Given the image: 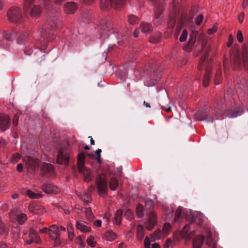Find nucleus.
I'll return each mask as SVG.
<instances>
[{"instance_id":"obj_1","label":"nucleus","mask_w":248,"mask_h":248,"mask_svg":"<svg viewBox=\"0 0 248 248\" xmlns=\"http://www.w3.org/2000/svg\"><path fill=\"white\" fill-rule=\"evenodd\" d=\"M100 36L103 38H108L111 34H115L116 37L119 36L120 29H118L115 24L110 20H102L97 26Z\"/></svg>"},{"instance_id":"obj_2","label":"nucleus","mask_w":248,"mask_h":248,"mask_svg":"<svg viewBox=\"0 0 248 248\" xmlns=\"http://www.w3.org/2000/svg\"><path fill=\"white\" fill-rule=\"evenodd\" d=\"M208 56V52H206L202 56L198 67L199 71L202 70L203 68H205V73L203 79V85L204 87H207L209 85L212 70V66L210 64Z\"/></svg>"},{"instance_id":"obj_3","label":"nucleus","mask_w":248,"mask_h":248,"mask_svg":"<svg viewBox=\"0 0 248 248\" xmlns=\"http://www.w3.org/2000/svg\"><path fill=\"white\" fill-rule=\"evenodd\" d=\"M85 153H78L77 156V165L79 172L83 175L84 180L89 182L92 179V175L90 170L85 166Z\"/></svg>"},{"instance_id":"obj_4","label":"nucleus","mask_w":248,"mask_h":248,"mask_svg":"<svg viewBox=\"0 0 248 248\" xmlns=\"http://www.w3.org/2000/svg\"><path fill=\"white\" fill-rule=\"evenodd\" d=\"M66 229L62 226L53 224L49 227V236L54 241V245L59 246L61 244L60 232H65Z\"/></svg>"},{"instance_id":"obj_5","label":"nucleus","mask_w":248,"mask_h":248,"mask_svg":"<svg viewBox=\"0 0 248 248\" xmlns=\"http://www.w3.org/2000/svg\"><path fill=\"white\" fill-rule=\"evenodd\" d=\"M126 0H100V6L102 10H108L111 7L119 9L123 7Z\"/></svg>"},{"instance_id":"obj_6","label":"nucleus","mask_w":248,"mask_h":248,"mask_svg":"<svg viewBox=\"0 0 248 248\" xmlns=\"http://www.w3.org/2000/svg\"><path fill=\"white\" fill-rule=\"evenodd\" d=\"M70 154V150L68 147L61 148L58 152L56 162L61 165H68Z\"/></svg>"},{"instance_id":"obj_7","label":"nucleus","mask_w":248,"mask_h":248,"mask_svg":"<svg viewBox=\"0 0 248 248\" xmlns=\"http://www.w3.org/2000/svg\"><path fill=\"white\" fill-rule=\"evenodd\" d=\"M96 185L97 192L100 196L107 194L108 188L105 175L100 174L97 176Z\"/></svg>"},{"instance_id":"obj_8","label":"nucleus","mask_w":248,"mask_h":248,"mask_svg":"<svg viewBox=\"0 0 248 248\" xmlns=\"http://www.w3.org/2000/svg\"><path fill=\"white\" fill-rule=\"evenodd\" d=\"M9 217L12 221H17L19 224H23L27 220L26 214L21 213L18 209H14L9 212Z\"/></svg>"},{"instance_id":"obj_9","label":"nucleus","mask_w":248,"mask_h":248,"mask_svg":"<svg viewBox=\"0 0 248 248\" xmlns=\"http://www.w3.org/2000/svg\"><path fill=\"white\" fill-rule=\"evenodd\" d=\"M7 16L10 22H17L21 18V10L17 7L11 8L8 10Z\"/></svg>"},{"instance_id":"obj_10","label":"nucleus","mask_w":248,"mask_h":248,"mask_svg":"<svg viewBox=\"0 0 248 248\" xmlns=\"http://www.w3.org/2000/svg\"><path fill=\"white\" fill-rule=\"evenodd\" d=\"M41 171L42 175L47 178H52L56 175L53 165L49 163H44L43 164Z\"/></svg>"},{"instance_id":"obj_11","label":"nucleus","mask_w":248,"mask_h":248,"mask_svg":"<svg viewBox=\"0 0 248 248\" xmlns=\"http://www.w3.org/2000/svg\"><path fill=\"white\" fill-rule=\"evenodd\" d=\"M178 4V0H173L170 5V8L172 15V16L170 15L168 23L169 28L170 29H173L175 24L176 20L175 19V17L176 16V11Z\"/></svg>"},{"instance_id":"obj_12","label":"nucleus","mask_w":248,"mask_h":248,"mask_svg":"<svg viewBox=\"0 0 248 248\" xmlns=\"http://www.w3.org/2000/svg\"><path fill=\"white\" fill-rule=\"evenodd\" d=\"M163 11V8L161 7H157L155 5V17L153 20V22L155 25L158 26L160 25L163 20V16L162 15Z\"/></svg>"},{"instance_id":"obj_13","label":"nucleus","mask_w":248,"mask_h":248,"mask_svg":"<svg viewBox=\"0 0 248 248\" xmlns=\"http://www.w3.org/2000/svg\"><path fill=\"white\" fill-rule=\"evenodd\" d=\"M29 211L34 214L43 213L46 212L44 207L40 203L32 202L28 206Z\"/></svg>"},{"instance_id":"obj_14","label":"nucleus","mask_w":248,"mask_h":248,"mask_svg":"<svg viewBox=\"0 0 248 248\" xmlns=\"http://www.w3.org/2000/svg\"><path fill=\"white\" fill-rule=\"evenodd\" d=\"M157 223L156 215L154 212H151L148 217V220L145 223V228L148 230H152Z\"/></svg>"},{"instance_id":"obj_15","label":"nucleus","mask_w":248,"mask_h":248,"mask_svg":"<svg viewBox=\"0 0 248 248\" xmlns=\"http://www.w3.org/2000/svg\"><path fill=\"white\" fill-rule=\"evenodd\" d=\"M23 161L25 162L28 170H34L38 165V160L32 158L30 156H26L23 158Z\"/></svg>"},{"instance_id":"obj_16","label":"nucleus","mask_w":248,"mask_h":248,"mask_svg":"<svg viewBox=\"0 0 248 248\" xmlns=\"http://www.w3.org/2000/svg\"><path fill=\"white\" fill-rule=\"evenodd\" d=\"M10 124V119L8 116L5 114L0 115V129L2 131L7 129Z\"/></svg>"},{"instance_id":"obj_17","label":"nucleus","mask_w":248,"mask_h":248,"mask_svg":"<svg viewBox=\"0 0 248 248\" xmlns=\"http://www.w3.org/2000/svg\"><path fill=\"white\" fill-rule=\"evenodd\" d=\"M60 15L58 13H56L53 16H50L47 19V23L49 26L50 29L53 30L56 29L58 27V24Z\"/></svg>"},{"instance_id":"obj_18","label":"nucleus","mask_w":248,"mask_h":248,"mask_svg":"<svg viewBox=\"0 0 248 248\" xmlns=\"http://www.w3.org/2000/svg\"><path fill=\"white\" fill-rule=\"evenodd\" d=\"M42 188L43 191L46 193L57 194L59 192L58 187L51 184H44Z\"/></svg>"},{"instance_id":"obj_19","label":"nucleus","mask_w":248,"mask_h":248,"mask_svg":"<svg viewBox=\"0 0 248 248\" xmlns=\"http://www.w3.org/2000/svg\"><path fill=\"white\" fill-rule=\"evenodd\" d=\"M197 35V32L195 31H192L190 34L188 43L186 46H184V50L186 51H190L192 47L195 44L196 42V37Z\"/></svg>"},{"instance_id":"obj_20","label":"nucleus","mask_w":248,"mask_h":248,"mask_svg":"<svg viewBox=\"0 0 248 248\" xmlns=\"http://www.w3.org/2000/svg\"><path fill=\"white\" fill-rule=\"evenodd\" d=\"M76 227L78 230H79L82 232L87 233L91 231V228L87 223L83 221H77Z\"/></svg>"},{"instance_id":"obj_21","label":"nucleus","mask_w":248,"mask_h":248,"mask_svg":"<svg viewBox=\"0 0 248 248\" xmlns=\"http://www.w3.org/2000/svg\"><path fill=\"white\" fill-rule=\"evenodd\" d=\"M77 9V5L74 2H67L64 5V10L68 14L74 13Z\"/></svg>"},{"instance_id":"obj_22","label":"nucleus","mask_w":248,"mask_h":248,"mask_svg":"<svg viewBox=\"0 0 248 248\" xmlns=\"http://www.w3.org/2000/svg\"><path fill=\"white\" fill-rule=\"evenodd\" d=\"M192 225V224H186L184 227L182 231V235L184 237H186L188 239L191 238V234L194 233V231L189 232Z\"/></svg>"},{"instance_id":"obj_23","label":"nucleus","mask_w":248,"mask_h":248,"mask_svg":"<svg viewBox=\"0 0 248 248\" xmlns=\"http://www.w3.org/2000/svg\"><path fill=\"white\" fill-rule=\"evenodd\" d=\"M29 237L30 240L35 243L38 244L41 241L39 237L37 235V232L32 228L30 229Z\"/></svg>"},{"instance_id":"obj_24","label":"nucleus","mask_w":248,"mask_h":248,"mask_svg":"<svg viewBox=\"0 0 248 248\" xmlns=\"http://www.w3.org/2000/svg\"><path fill=\"white\" fill-rule=\"evenodd\" d=\"M103 238L108 241H112L117 238V234L112 230H108L104 234Z\"/></svg>"},{"instance_id":"obj_25","label":"nucleus","mask_w":248,"mask_h":248,"mask_svg":"<svg viewBox=\"0 0 248 248\" xmlns=\"http://www.w3.org/2000/svg\"><path fill=\"white\" fill-rule=\"evenodd\" d=\"M204 241V238L202 235L197 236L193 241V248H201Z\"/></svg>"},{"instance_id":"obj_26","label":"nucleus","mask_w":248,"mask_h":248,"mask_svg":"<svg viewBox=\"0 0 248 248\" xmlns=\"http://www.w3.org/2000/svg\"><path fill=\"white\" fill-rule=\"evenodd\" d=\"M141 32L145 34H148L153 30V27L150 23L142 22L140 26Z\"/></svg>"},{"instance_id":"obj_27","label":"nucleus","mask_w":248,"mask_h":248,"mask_svg":"<svg viewBox=\"0 0 248 248\" xmlns=\"http://www.w3.org/2000/svg\"><path fill=\"white\" fill-rule=\"evenodd\" d=\"M139 21V18L135 15H129L127 16V22L130 26H134L138 24Z\"/></svg>"},{"instance_id":"obj_28","label":"nucleus","mask_w":248,"mask_h":248,"mask_svg":"<svg viewBox=\"0 0 248 248\" xmlns=\"http://www.w3.org/2000/svg\"><path fill=\"white\" fill-rule=\"evenodd\" d=\"M67 231L68 232V237L70 241H72L75 236L74 229L73 225L71 223L67 224Z\"/></svg>"},{"instance_id":"obj_29","label":"nucleus","mask_w":248,"mask_h":248,"mask_svg":"<svg viewBox=\"0 0 248 248\" xmlns=\"http://www.w3.org/2000/svg\"><path fill=\"white\" fill-rule=\"evenodd\" d=\"M233 108V117L240 116L244 111L243 106L242 105H236Z\"/></svg>"},{"instance_id":"obj_30","label":"nucleus","mask_w":248,"mask_h":248,"mask_svg":"<svg viewBox=\"0 0 248 248\" xmlns=\"http://www.w3.org/2000/svg\"><path fill=\"white\" fill-rule=\"evenodd\" d=\"M222 80V72L220 66H219L216 70V72L215 77L214 83L216 85H218L220 83Z\"/></svg>"},{"instance_id":"obj_31","label":"nucleus","mask_w":248,"mask_h":248,"mask_svg":"<svg viewBox=\"0 0 248 248\" xmlns=\"http://www.w3.org/2000/svg\"><path fill=\"white\" fill-rule=\"evenodd\" d=\"M41 12V7L38 5H35L31 8L30 13L31 16L32 17L36 18L40 15Z\"/></svg>"},{"instance_id":"obj_32","label":"nucleus","mask_w":248,"mask_h":248,"mask_svg":"<svg viewBox=\"0 0 248 248\" xmlns=\"http://www.w3.org/2000/svg\"><path fill=\"white\" fill-rule=\"evenodd\" d=\"M119 185L118 180L115 177L112 178L109 182V188L112 191L115 190Z\"/></svg>"},{"instance_id":"obj_33","label":"nucleus","mask_w":248,"mask_h":248,"mask_svg":"<svg viewBox=\"0 0 248 248\" xmlns=\"http://www.w3.org/2000/svg\"><path fill=\"white\" fill-rule=\"evenodd\" d=\"M123 214V211L122 210H118L116 212L114 217L115 223L119 225L121 223V218Z\"/></svg>"},{"instance_id":"obj_34","label":"nucleus","mask_w":248,"mask_h":248,"mask_svg":"<svg viewBox=\"0 0 248 248\" xmlns=\"http://www.w3.org/2000/svg\"><path fill=\"white\" fill-rule=\"evenodd\" d=\"M162 235H163L162 232L161 231L160 229H157L156 231H155L153 234L152 235L151 239L153 241L159 240L161 238Z\"/></svg>"},{"instance_id":"obj_35","label":"nucleus","mask_w":248,"mask_h":248,"mask_svg":"<svg viewBox=\"0 0 248 248\" xmlns=\"http://www.w3.org/2000/svg\"><path fill=\"white\" fill-rule=\"evenodd\" d=\"M195 117L197 120L202 121L207 119V115L205 113L199 111L195 113Z\"/></svg>"},{"instance_id":"obj_36","label":"nucleus","mask_w":248,"mask_h":248,"mask_svg":"<svg viewBox=\"0 0 248 248\" xmlns=\"http://www.w3.org/2000/svg\"><path fill=\"white\" fill-rule=\"evenodd\" d=\"M26 194L30 199H39L41 197V194L35 193L31 190H28L26 192Z\"/></svg>"},{"instance_id":"obj_37","label":"nucleus","mask_w":248,"mask_h":248,"mask_svg":"<svg viewBox=\"0 0 248 248\" xmlns=\"http://www.w3.org/2000/svg\"><path fill=\"white\" fill-rule=\"evenodd\" d=\"M170 228V225L169 223L166 222L164 223L162 232L163 236H167L169 233Z\"/></svg>"},{"instance_id":"obj_38","label":"nucleus","mask_w":248,"mask_h":248,"mask_svg":"<svg viewBox=\"0 0 248 248\" xmlns=\"http://www.w3.org/2000/svg\"><path fill=\"white\" fill-rule=\"evenodd\" d=\"M212 237V235L211 234H209L207 238L206 243L211 247L210 248H222L220 247L217 246L215 242H213V244H212L211 242L210 243V241L211 240Z\"/></svg>"},{"instance_id":"obj_39","label":"nucleus","mask_w":248,"mask_h":248,"mask_svg":"<svg viewBox=\"0 0 248 248\" xmlns=\"http://www.w3.org/2000/svg\"><path fill=\"white\" fill-rule=\"evenodd\" d=\"M143 206L142 204H139L136 208V213L138 217H143Z\"/></svg>"},{"instance_id":"obj_40","label":"nucleus","mask_w":248,"mask_h":248,"mask_svg":"<svg viewBox=\"0 0 248 248\" xmlns=\"http://www.w3.org/2000/svg\"><path fill=\"white\" fill-rule=\"evenodd\" d=\"M161 37L160 33L159 32L157 33L155 36H152L150 38V42L152 43H156L159 41Z\"/></svg>"},{"instance_id":"obj_41","label":"nucleus","mask_w":248,"mask_h":248,"mask_svg":"<svg viewBox=\"0 0 248 248\" xmlns=\"http://www.w3.org/2000/svg\"><path fill=\"white\" fill-rule=\"evenodd\" d=\"M94 238L92 236H90L87 239V244L92 248L95 247L96 243L94 241Z\"/></svg>"},{"instance_id":"obj_42","label":"nucleus","mask_w":248,"mask_h":248,"mask_svg":"<svg viewBox=\"0 0 248 248\" xmlns=\"http://www.w3.org/2000/svg\"><path fill=\"white\" fill-rule=\"evenodd\" d=\"M80 199L85 203H89L91 202V196L87 194L84 193L83 195H82L80 197Z\"/></svg>"},{"instance_id":"obj_43","label":"nucleus","mask_w":248,"mask_h":248,"mask_svg":"<svg viewBox=\"0 0 248 248\" xmlns=\"http://www.w3.org/2000/svg\"><path fill=\"white\" fill-rule=\"evenodd\" d=\"M76 242L80 248H83L85 246V244L83 242L82 237L80 235L78 236L76 238Z\"/></svg>"},{"instance_id":"obj_44","label":"nucleus","mask_w":248,"mask_h":248,"mask_svg":"<svg viewBox=\"0 0 248 248\" xmlns=\"http://www.w3.org/2000/svg\"><path fill=\"white\" fill-rule=\"evenodd\" d=\"M3 41H11L13 40L14 35L13 34H11L9 33H5L3 35Z\"/></svg>"},{"instance_id":"obj_45","label":"nucleus","mask_w":248,"mask_h":248,"mask_svg":"<svg viewBox=\"0 0 248 248\" xmlns=\"http://www.w3.org/2000/svg\"><path fill=\"white\" fill-rule=\"evenodd\" d=\"M85 214L86 217L89 219H93V215L92 213L91 208L90 207H88L85 208Z\"/></svg>"},{"instance_id":"obj_46","label":"nucleus","mask_w":248,"mask_h":248,"mask_svg":"<svg viewBox=\"0 0 248 248\" xmlns=\"http://www.w3.org/2000/svg\"><path fill=\"white\" fill-rule=\"evenodd\" d=\"M223 65L224 68V74L226 77L227 76L228 71H229V61L227 59H224L223 61Z\"/></svg>"},{"instance_id":"obj_47","label":"nucleus","mask_w":248,"mask_h":248,"mask_svg":"<svg viewBox=\"0 0 248 248\" xmlns=\"http://www.w3.org/2000/svg\"><path fill=\"white\" fill-rule=\"evenodd\" d=\"M187 31L186 29L183 31L180 37V41L181 42L185 41L187 37Z\"/></svg>"},{"instance_id":"obj_48","label":"nucleus","mask_w":248,"mask_h":248,"mask_svg":"<svg viewBox=\"0 0 248 248\" xmlns=\"http://www.w3.org/2000/svg\"><path fill=\"white\" fill-rule=\"evenodd\" d=\"M217 24H215L211 28H210L208 30L207 33L210 35L213 34L217 31Z\"/></svg>"},{"instance_id":"obj_49","label":"nucleus","mask_w":248,"mask_h":248,"mask_svg":"<svg viewBox=\"0 0 248 248\" xmlns=\"http://www.w3.org/2000/svg\"><path fill=\"white\" fill-rule=\"evenodd\" d=\"M182 211H183V208L181 206H179L177 209L176 213H175V218H174L175 221H177V219L180 217Z\"/></svg>"},{"instance_id":"obj_50","label":"nucleus","mask_w":248,"mask_h":248,"mask_svg":"<svg viewBox=\"0 0 248 248\" xmlns=\"http://www.w3.org/2000/svg\"><path fill=\"white\" fill-rule=\"evenodd\" d=\"M21 158L20 155L18 153L14 154L11 158V162L12 163H16Z\"/></svg>"},{"instance_id":"obj_51","label":"nucleus","mask_w":248,"mask_h":248,"mask_svg":"<svg viewBox=\"0 0 248 248\" xmlns=\"http://www.w3.org/2000/svg\"><path fill=\"white\" fill-rule=\"evenodd\" d=\"M124 216L128 219L130 220L133 218V213L131 210L127 209L125 212Z\"/></svg>"},{"instance_id":"obj_52","label":"nucleus","mask_w":248,"mask_h":248,"mask_svg":"<svg viewBox=\"0 0 248 248\" xmlns=\"http://www.w3.org/2000/svg\"><path fill=\"white\" fill-rule=\"evenodd\" d=\"M39 31L41 36L43 37L44 39H45L47 37V33L48 32L46 30V27H45L40 29Z\"/></svg>"},{"instance_id":"obj_53","label":"nucleus","mask_w":248,"mask_h":248,"mask_svg":"<svg viewBox=\"0 0 248 248\" xmlns=\"http://www.w3.org/2000/svg\"><path fill=\"white\" fill-rule=\"evenodd\" d=\"M236 38L239 43H241L243 41V35L241 31H238L236 34Z\"/></svg>"},{"instance_id":"obj_54","label":"nucleus","mask_w":248,"mask_h":248,"mask_svg":"<svg viewBox=\"0 0 248 248\" xmlns=\"http://www.w3.org/2000/svg\"><path fill=\"white\" fill-rule=\"evenodd\" d=\"M203 16L202 15L200 14L198 15L195 19V22L196 24L200 25L203 20Z\"/></svg>"},{"instance_id":"obj_55","label":"nucleus","mask_w":248,"mask_h":248,"mask_svg":"<svg viewBox=\"0 0 248 248\" xmlns=\"http://www.w3.org/2000/svg\"><path fill=\"white\" fill-rule=\"evenodd\" d=\"M142 230H143V228L141 226L139 225L138 227V232H137L138 235L140 236L141 237V238H142L144 235Z\"/></svg>"},{"instance_id":"obj_56","label":"nucleus","mask_w":248,"mask_h":248,"mask_svg":"<svg viewBox=\"0 0 248 248\" xmlns=\"http://www.w3.org/2000/svg\"><path fill=\"white\" fill-rule=\"evenodd\" d=\"M144 247L145 248L150 247L151 242L148 237H146L144 239Z\"/></svg>"},{"instance_id":"obj_57","label":"nucleus","mask_w":248,"mask_h":248,"mask_svg":"<svg viewBox=\"0 0 248 248\" xmlns=\"http://www.w3.org/2000/svg\"><path fill=\"white\" fill-rule=\"evenodd\" d=\"M154 202L152 200L147 199L145 202V205L147 207H151L153 206Z\"/></svg>"},{"instance_id":"obj_58","label":"nucleus","mask_w":248,"mask_h":248,"mask_svg":"<svg viewBox=\"0 0 248 248\" xmlns=\"http://www.w3.org/2000/svg\"><path fill=\"white\" fill-rule=\"evenodd\" d=\"M171 240L170 239H167L164 245V248H170L171 246Z\"/></svg>"},{"instance_id":"obj_59","label":"nucleus","mask_w":248,"mask_h":248,"mask_svg":"<svg viewBox=\"0 0 248 248\" xmlns=\"http://www.w3.org/2000/svg\"><path fill=\"white\" fill-rule=\"evenodd\" d=\"M40 232L43 233H49V228L44 227L43 229L40 230Z\"/></svg>"},{"instance_id":"obj_60","label":"nucleus","mask_w":248,"mask_h":248,"mask_svg":"<svg viewBox=\"0 0 248 248\" xmlns=\"http://www.w3.org/2000/svg\"><path fill=\"white\" fill-rule=\"evenodd\" d=\"M18 120V116L16 115H15L14 116V119H13V124L15 126H16L17 125Z\"/></svg>"},{"instance_id":"obj_61","label":"nucleus","mask_w":248,"mask_h":248,"mask_svg":"<svg viewBox=\"0 0 248 248\" xmlns=\"http://www.w3.org/2000/svg\"><path fill=\"white\" fill-rule=\"evenodd\" d=\"M244 18V13H241L238 16V20L240 23H242Z\"/></svg>"},{"instance_id":"obj_62","label":"nucleus","mask_w":248,"mask_h":248,"mask_svg":"<svg viewBox=\"0 0 248 248\" xmlns=\"http://www.w3.org/2000/svg\"><path fill=\"white\" fill-rule=\"evenodd\" d=\"M101 223L102 222L100 220H96L94 222L93 224L96 227H100L101 226Z\"/></svg>"},{"instance_id":"obj_63","label":"nucleus","mask_w":248,"mask_h":248,"mask_svg":"<svg viewBox=\"0 0 248 248\" xmlns=\"http://www.w3.org/2000/svg\"><path fill=\"white\" fill-rule=\"evenodd\" d=\"M229 40V41L228 43V46L230 47L232 44V34L230 35Z\"/></svg>"},{"instance_id":"obj_64","label":"nucleus","mask_w":248,"mask_h":248,"mask_svg":"<svg viewBox=\"0 0 248 248\" xmlns=\"http://www.w3.org/2000/svg\"><path fill=\"white\" fill-rule=\"evenodd\" d=\"M23 167L22 164L20 163L17 165V170H18V171L22 172L23 170Z\"/></svg>"}]
</instances>
